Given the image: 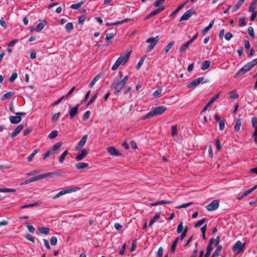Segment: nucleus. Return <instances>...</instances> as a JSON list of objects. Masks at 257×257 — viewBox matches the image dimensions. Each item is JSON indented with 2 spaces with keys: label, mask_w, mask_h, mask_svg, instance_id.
<instances>
[{
  "label": "nucleus",
  "mask_w": 257,
  "mask_h": 257,
  "mask_svg": "<svg viewBox=\"0 0 257 257\" xmlns=\"http://www.w3.org/2000/svg\"><path fill=\"white\" fill-rule=\"evenodd\" d=\"M167 108L164 106H159L153 108L150 111L147 113L144 117V119H147L158 115L162 114Z\"/></svg>",
  "instance_id": "obj_1"
},
{
  "label": "nucleus",
  "mask_w": 257,
  "mask_h": 257,
  "mask_svg": "<svg viewBox=\"0 0 257 257\" xmlns=\"http://www.w3.org/2000/svg\"><path fill=\"white\" fill-rule=\"evenodd\" d=\"M130 55V52H125L122 54H121L120 56L116 60L115 63L112 66L111 69L112 70H116L118 67L122 64L123 65L128 60Z\"/></svg>",
  "instance_id": "obj_2"
},
{
  "label": "nucleus",
  "mask_w": 257,
  "mask_h": 257,
  "mask_svg": "<svg viewBox=\"0 0 257 257\" xmlns=\"http://www.w3.org/2000/svg\"><path fill=\"white\" fill-rule=\"evenodd\" d=\"M124 87V85H122L118 79H114L111 85V87L114 89V94L115 95H118Z\"/></svg>",
  "instance_id": "obj_3"
},
{
  "label": "nucleus",
  "mask_w": 257,
  "mask_h": 257,
  "mask_svg": "<svg viewBox=\"0 0 257 257\" xmlns=\"http://www.w3.org/2000/svg\"><path fill=\"white\" fill-rule=\"evenodd\" d=\"M204 80V77H199V78L193 80L190 83H189L187 85V87L188 88H190V89H194V88H195V87L196 86L198 85L200 83H206V82H208V81L206 79L204 81H203Z\"/></svg>",
  "instance_id": "obj_4"
},
{
  "label": "nucleus",
  "mask_w": 257,
  "mask_h": 257,
  "mask_svg": "<svg viewBox=\"0 0 257 257\" xmlns=\"http://www.w3.org/2000/svg\"><path fill=\"white\" fill-rule=\"evenodd\" d=\"M245 248V243L242 244L241 242L238 240L233 246L232 250L233 251H237V253L242 252Z\"/></svg>",
  "instance_id": "obj_5"
},
{
  "label": "nucleus",
  "mask_w": 257,
  "mask_h": 257,
  "mask_svg": "<svg viewBox=\"0 0 257 257\" xmlns=\"http://www.w3.org/2000/svg\"><path fill=\"white\" fill-rule=\"evenodd\" d=\"M219 207V201L217 200H213L207 206V209L209 211H212L216 210Z\"/></svg>",
  "instance_id": "obj_6"
},
{
  "label": "nucleus",
  "mask_w": 257,
  "mask_h": 257,
  "mask_svg": "<svg viewBox=\"0 0 257 257\" xmlns=\"http://www.w3.org/2000/svg\"><path fill=\"white\" fill-rule=\"evenodd\" d=\"M195 11L193 9H190L186 11L180 18L179 21L187 20L193 15L195 14Z\"/></svg>",
  "instance_id": "obj_7"
},
{
  "label": "nucleus",
  "mask_w": 257,
  "mask_h": 257,
  "mask_svg": "<svg viewBox=\"0 0 257 257\" xmlns=\"http://www.w3.org/2000/svg\"><path fill=\"white\" fill-rule=\"evenodd\" d=\"M219 94H217L213 96L210 100L207 102L206 105L203 107L201 111V113L205 111L207 108L212 105V104L219 97Z\"/></svg>",
  "instance_id": "obj_8"
},
{
  "label": "nucleus",
  "mask_w": 257,
  "mask_h": 257,
  "mask_svg": "<svg viewBox=\"0 0 257 257\" xmlns=\"http://www.w3.org/2000/svg\"><path fill=\"white\" fill-rule=\"evenodd\" d=\"M87 137V135H85L82 137L81 139L78 143L77 146L75 148L76 150H79L84 146L86 142Z\"/></svg>",
  "instance_id": "obj_9"
},
{
  "label": "nucleus",
  "mask_w": 257,
  "mask_h": 257,
  "mask_svg": "<svg viewBox=\"0 0 257 257\" xmlns=\"http://www.w3.org/2000/svg\"><path fill=\"white\" fill-rule=\"evenodd\" d=\"M107 150L109 153L112 156H120L121 154L119 152V150L116 149L114 147H110L107 148Z\"/></svg>",
  "instance_id": "obj_10"
},
{
  "label": "nucleus",
  "mask_w": 257,
  "mask_h": 257,
  "mask_svg": "<svg viewBox=\"0 0 257 257\" xmlns=\"http://www.w3.org/2000/svg\"><path fill=\"white\" fill-rule=\"evenodd\" d=\"M165 9V7H160L159 8H157L155 10L151 12L146 18V19H149L152 17L155 16V15L158 14L159 13L162 12Z\"/></svg>",
  "instance_id": "obj_11"
},
{
  "label": "nucleus",
  "mask_w": 257,
  "mask_h": 257,
  "mask_svg": "<svg viewBox=\"0 0 257 257\" xmlns=\"http://www.w3.org/2000/svg\"><path fill=\"white\" fill-rule=\"evenodd\" d=\"M88 153V150L86 149H84L81 151V153L76 157L75 159L77 161H81L87 155Z\"/></svg>",
  "instance_id": "obj_12"
},
{
  "label": "nucleus",
  "mask_w": 257,
  "mask_h": 257,
  "mask_svg": "<svg viewBox=\"0 0 257 257\" xmlns=\"http://www.w3.org/2000/svg\"><path fill=\"white\" fill-rule=\"evenodd\" d=\"M23 127L24 126L23 124H20L17 126L13 132L11 134L10 137L11 138H14L15 137L23 130Z\"/></svg>",
  "instance_id": "obj_13"
},
{
  "label": "nucleus",
  "mask_w": 257,
  "mask_h": 257,
  "mask_svg": "<svg viewBox=\"0 0 257 257\" xmlns=\"http://www.w3.org/2000/svg\"><path fill=\"white\" fill-rule=\"evenodd\" d=\"M79 107V104H77L74 107L70 109L69 112L70 118H72L76 115L77 113Z\"/></svg>",
  "instance_id": "obj_14"
},
{
  "label": "nucleus",
  "mask_w": 257,
  "mask_h": 257,
  "mask_svg": "<svg viewBox=\"0 0 257 257\" xmlns=\"http://www.w3.org/2000/svg\"><path fill=\"white\" fill-rule=\"evenodd\" d=\"M22 118L20 116L16 115V116H11L10 117V120L12 123L17 124L21 121Z\"/></svg>",
  "instance_id": "obj_15"
},
{
  "label": "nucleus",
  "mask_w": 257,
  "mask_h": 257,
  "mask_svg": "<svg viewBox=\"0 0 257 257\" xmlns=\"http://www.w3.org/2000/svg\"><path fill=\"white\" fill-rule=\"evenodd\" d=\"M159 36H157L156 37H150L147 39L146 42L148 43H150V44H154V45L156 46L158 41L159 40Z\"/></svg>",
  "instance_id": "obj_16"
},
{
  "label": "nucleus",
  "mask_w": 257,
  "mask_h": 257,
  "mask_svg": "<svg viewBox=\"0 0 257 257\" xmlns=\"http://www.w3.org/2000/svg\"><path fill=\"white\" fill-rule=\"evenodd\" d=\"M47 24V22L45 20H43L41 23H39L35 28V30L37 32L41 31L44 26Z\"/></svg>",
  "instance_id": "obj_17"
},
{
  "label": "nucleus",
  "mask_w": 257,
  "mask_h": 257,
  "mask_svg": "<svg viewBox=\"0 0 257 257\" xmlns=\"http://www.w3.org/2000/svg\"><path fill=\"white\" fill-rule=\"evenodd\" d=\"M174 41H171L164 49V50L162 51V53L166 54L167 53L170 49L173 47L174 44Z\"/></svg>",
  "instance_id": "obj_18"
},
{
  "label": "nucleus",
  "mask_w": 257,
  "mask_h": 257,
  "mask_svg": "<svg viewBox=\"0 0 257 257\" xmlns=\"http://www.w3.org/2000/svg\"><path fill=\"white\" fill-rule=\"evenodd\" d=\"M256 5H257V0H253L250 4V6L248 8V12H256V11H255Z\"/></svg>",
  "instance_id": "obj_19"
},
{
  "label": "nucleus",
  "mask_w": 257,
  "mask_h": 257,
  "mask_svg": "<svg viewBox=\"0 0 257 257\" xmlns=\"http://www.w3.org/2000/svg\"><path fill=\"white\" fill-rule=\"evenodd\" d=\"M172 202L170 201H167V200H162L160 201H158L155 203H151L150 204L151 206H157L159 205H163V204H171Z\"/></svg>",
  "instance_id": "obj_20"
},
{
  "label": "nucleus",
  "mask_w": 257,
  "mask_h": 257,
  "mask_svg": "<svg viewBox=\"0 0 257 257\" xmlns=\"http://www.w3.org/2000/svg\"><path fill=\"white\" fill-rule=\"evenodd\" d=\"M242 121L240 118L237 119L235 121L234 124V131L236 132H238L240 130Z\"/></svg>",
  "instance_id": "obj_21"
},
{
  "label": "nucleus",
  "mask_w": 257,
  "mask_h": 257,
  "mask_svg": "<svg viewBox=\"0 0 257 257\" xmlns=\"http://www.w3.org/2000/svg\"><path fill=\"white\" fill-rule=\"evenodd\" d=\"M88 167V164L86 163L80 162L76 165V168L78 170L83 169Z\"/></svg>",
  "instance_id": "obj_22"
},
{
  "label": "nucleus",
  "mask_w": 257,
  "mask_h": 257,
  "mask_svg": "<svg viewBox=\"0 0 257 257\" xmlns=\"http://www.w3.org/2000/svg\"><path fill=\"white\" fill-rule=\"evenodd\" d=\"M247 71L246 69L244 68V66H243L241 69H240L234 75L235 78H237L239 76L242 75L245 73H246Z\"/></svg>",
  "instance_id": "obj_23"
},
{
  "label": "nucleus",
  "mask_w": 257,
  "mask_h": 257,
  "mask_svg": "<svg viewBox=\"0 0 257 257\" xmlns=\"http://www.w3.org/2000/svg\"><path fill=\"white\" fill-rule=\"evenodd\" d=\"M214 20H212L210 22L208 26H207L206 27H205L202 30V33L205 34L206 33H207L212 27V26L214 24Z\"/></svg>",
  "instance_id": "obj_24"
},
{
  "label": "nucleus",
  "mask_w": 257,
  "mask_h": 257,
  "mask_svg": "<svg viewBox=\"0 0 257 257\" xmlns=\"http://www.w3.org/2000/svg\"><path fill=\"white\" fill-rule=\"evenodd\" d=\"M192 42L189 40L186 43H185L184 45H183L180 49V52H183L185 51L188 47L190 44H191Z\"/></svg>",
  "instance_id": "obj_25"
},
{
  "label": "nucleus",
  "mask_w": 257,
  "mask_h": 257,
  "mask_svg": "<svg viewBox=\"0 0 257 257\" xmlns=\"http://www.w3.org/2000/svg\"><path fill=\"white\" fill-rule=\"evenodd\" d=\"M100 78V75L99 74H98V75H96L93 78V79L91 80L90 83H89V86L90 88H92L93 87L94 85L95 84V83H96V82L97 81H98L99 79Z\"/></svg>",
  "instance_id": "obj_26"
},
{
  "label": "nucleus",
  "mask_w": 257,
  "mask_h": 257,
  "mask_svg": "<svg viewBox=\"0 0 257 257\" xmlns=\"http://www.w3.org/2000/svg\"><path fill=\"white\" fill-rule=\"evenodd\" d=\"M98 94V91H96L94 92V95L91 97V98L89 100L88 102L87 103V106L91 104L95 101V100L96 99V98L97 97Z\"/></svg>",
  "instance_id": "obj_27"
},
{
  "label": "nucleus",
  "mask_w": 257,
  "mask_h": 257,
  "mask_svg": "<svg viewBox=\"0 0 257 257\" xmlns=\"http://www.w3.org/2000/svg\"><path fill=\"white\" fill-rule=\"evenodd\" d=\"M222 249V245H217V247L216 248L215 251L212 254V255H213V257H217L219 255V254Z\"/></svg>",
  "instance_id": "obj_28"
},
{
  "label": "nucleus",
  "mask_w": 257,
  "mask_h": 257,
  "mask_svg": "<svg viewBox=\"0 0 257 257\" xmlns=\"http://www.w3.org/2000/svg\"><path fill=\"white\" fill-rule=\"evenodd\" d=\"M49 228L46 227H42L39 229V233L47 235L49 232Z\"/></svg>",
  "instance_id": "obj_29"
},
{
  "label": "nucleus",
  "mask_w": 257,
  "mask_h": 257,
  "mask_svg": "<svg viewBox=\"0 0 257 257\" xmlns=\"http://www.w3.org/2000/svg\"><path fill=\"white\" fill-rule=\"evenodd\" d=\"M244 1L245 0H238L236 4L234 6L232 10V12H235L236 11H237L240 8V7L244 3Z\"/></svg>",
  "instance_id": "obj_30"
},
{
  "label": "nucleus",
  "mask_w": 257,
  "mask_h": 257,
  "mask_svg": "<svg viewBox=\"0 0 257 257\" xmlns=\"http://www.w3.org/2000/svg\"><path fill=\"white\" fill-rule=\"evenodd\" d=\"M210 63L211 62L209 60L204 61L201 67V69L203 70H205L208 69L210 66Z\"/></svg>",
  "instance_id": "obj_31"
},
{
  "label": "nucleus",
  "mask_w": 257,
  "mask_h": 257,
  "mask_svg": "<svg viewBox=\"0 0 257 257\" xmlns=\"http://www.w3.org/2000/svg\"><path fill=\"white\" fill-rule=\"evenodd\" d=\"M14 94V92L13 91H9L6 93H5L2 96V100H6L12 96Z\"/></svg>",
  "instance_id": "obj_32"
},
{
  "label": "nucleus",
  "mask_w": 257,
  "mask_h": 257,
  "mask_svg": "<svg viewBox=\"0 0 257 257\" xmlns=\"http://www.w3.org/2000/svg\"><path fill=\"white\" fill-rule=\"evenodd\" d=\"M246 25V22H245V17H242L239 19V24L238 26L240 27H243Z\"/></svg>",
  "instance_id": "obj_33"
},
{
  "label": "nucleus",
  "mask_w": 257,
  "mask_h": 257,
  "mask_svg": "<svg viewBox=\"0 0 257 257\" xmlns=\"http://www.w3.org/2000/svg\"><path fill=\"white\" fill-rule=\"evenodd\" d=\"M68 154L67 150H65L59 158V161L60 163H62L65 159V157Z\"/></svg>",
  "instance_id": "obj_34"
},
{
  "label": "nucleus",
  "mask_w": 257,
  "mask_h": 257,
  "mask_svg": "<svg viewBox=\"0 0 257 257\" xmlns=\"http://www.w3.org/2000/svg\"><path fill=\"white\" fill-rule=\"evenodd\" d=\"M39 204V202H36L33 203L29 204H27V205H24L21 206L20 207V208L21 209H24V208H30V207L36 206L38 205Z\"/></svg>",
  "instance_id": "obj_35"
},
{
  "label": "nucleus",
  "mask_w": 257,
  "mask_h": 257,
  "mask_svg": "<svg viewBox=\"0 0 257 257\" xmlns=\"http://www.w3.org/2000/svg\"><path fill=\"white\" fill-rule=\"evenodd\" d=\"M24 225L26 227H27V228L31 233H33L34 232V227L32 225L30 224L27 221L25 222Z\"/></svg>",
  "instance_id": "obj_36"
},
{
  "label": "nucleus",
  "mask_w": 257,
  "mask_h": 257,
  "mask_svg": "<svg viewBox=\"0 0 257 257\" xmlns=\"http://www.w3.org/2000/svg\"><path fill=\"white\" fill-rule=\"evenodd\" d=\"M80 189L79 187H70L68 189H65V191H66V194L72 192L78 191Z\"/></svg>",
  "instance_id": "obj_37"
},
{
  "label": "nucleus",
  "mask_w": 257,
  "mask_h": 257,
  "mask_svg": "<svg viewBox=\"0 0 257 257\" xmlns=\"http://www.w3.org/2000/svg\"><path fill=\"white\" fill-rule=\"evenodd\" d=\"M230 97L232 99H236L239 97L238 94L235 91L232 90L229 92Z\"/></svg>",
  "instance_id": "obj_38"
},
{
  "label": "nucleus",
  "mask_w": 257,
  "mask_h": 257,
  "mask_svg": "<svg viewBox=\"0 0 257 257\" xmlns=\"http://www.w3.org/2000/svg\"><path fill=\"white\" fill-rule=\"evenodd\" d=\"M64 173L63 170H58L56 171L52 172L53 176H60L63 175Z\"/></svg>",
  "instance_id": "obj_39"
},
{
  "label": "nucleus",
  "mask_w": 257,
  "mask_h": 257,
  "mask_svg": "<svg viewBox=\"0 0 257 257\" xmlns=\"http://www.w3.org/2000/svg\"><path fill=\"white\" fill-rule=\"evenodd\" d=\"M83 4V2H81L76 4H73L71 6L70 8L72 9H79Z\"/></svg>",
  "instance_id": "obj_40"
},
{
  "label": "nucleus",
  "mask_w": 257,
  "mask_h": 257,
  "mask_svg": "<svg viewBox=\"0 0 257 257\" xmlns=\"http://www.w3.org/2000/svg\"><path fill=\"white\" fill-rule=\"evenodd\" d=\"M64 194H66V191H65V190H63L61 191H60L59 193H58L57 194H56L55 195H54V196L52 197V198L53 199H56L60 197H61V196L64 195Z\"/></svg>",
  "instance_id": "obj_41"
},
{
  "label": "nucleus",
  "mask_w": 257,
  "mask_h": 257,
  "mask_svg": "<svg viewBox=\"0 0 257 257\" xmlns=\"http://www.w3.org/2000/svg\"><path fill=\"white\" fill-rule=\"evenodd\" d=\"M65 28L67 32H70L73 29V24L71 22L68 23L65 26Z\"/></svg>",
  "instance_id": "obj_42"
},
{
  "label": "nucleus",
  "mask_w": 257,
  "mask_h": 257,
  "mask_svg": "<svg viewBox=\"0 0 257 257\" xmlns=\"http://www.w3.org/2000/svg\"><path fill=\"white\" fill-rule=\"evenodd\" d=\"M251 123L252 126L254 128V131H257V117H253L251 119Z\"/></svg>",
  "instance_id": "obj_43"
},
{
  "label": "nucleus",
  "mask_w": 257,
  "mask_h": 257,
  "mask_svg": "<svg viewBox=\"0 0 257 257\" xmlns=\"http://www.w3.org/2000/svg\"><path fill=\"white\" fill-rule=\"evenodd\" d=\"M58 136V132L56 130H54L48 135L49 138L50 139H53Z\"/></svg>",
  "instance_id": "obj_44"
},
{
  "label": "nucleus",
  "mask_w": 257,
  "mask_h": 257,
  "mask_svg": "<svg viewBox=\"0 0 257 257\" xmlns=\"http://www.w3.org/2000/svg\"><path fill=\"white\" fill-rule=\"evenodd\" d=\"M38 150L35 149L33 151V153L28 157V161L31 162L33 157L38 153Z\"/></svg>",
  "instance_id": "obj_45"
},
{
  "label": "nucleus",
  "mask_w": 257,
  "mask_h": 257,
  "mask_svg": "<svg viewBox=\"0 0 257 257\" xmlns=\"http://www.w3.org/2000/svg\"><path fill=\"white\" fill-rule=\"evenodd\" d=\"M205 221H206V218H204L199 220L198 222H197L194 224V227L195 228H197V227L200 226L205 222Z\"/></svg>",
  "instance_id": "obj_46"
},
{
  "label": "nucleus",
  "mask_w": 257,
  "mask_h": 257,
  "mask_svg": "<svg viewBox=\"0 0 257 257\" xmlns=\"http://www.w3.org/2000/svg\"><path fill=\"white\" fill-rule=\"evenodd\" d=\"M178 131H177V125H173L171 127V134L172 136H175L177 135Z\"/></svg>",
  "instance_id": "obj_47"
},
{
  "label": "nucleus",
  "mask_w": 257,
  "mask_h": 257,
  "mask_svg": "<svg viewBox=\"0 0 257 257\" xmlns=\"http://www.w3.org/2000/svg\"><path fill=\"white\" fill-rule=\"evenodd\" d=\"M257 188V185H254L253 187L251 188L250 189H249V190H246L243 193V196H247L248 194H249V193H250L252 191H253L254 189H255L256 188Z\"/></svg>",
  "instance_id": "obj_48"
},
{
  "label": "nucleus",
  "mask_w": 257,
  "mask_h": 257,
  "mask_svg": "<svg viewBox=\"0 0 257 257\" xmlns=\"http://www.w3.org/2000/svg\"><path fill=\"white\" fill-rule=\"evenodd\" d=\"M18 74L17 72H13L11 76L9 78V81L11 83H13L15 79L17 78Z\"/></svg>",
  "instance_id": "obj_49"
},
{
  "label": "nucleus",
  "mask_w": 257,
  "mask_h": 257,
  "mask_svg": "<svg viewBox=\"0 0 257 257\" xmlns=\"http://www.w3.org/2000/svg\"><path fill=\"white\" fill-rule=\"evenodd\" d=\"M144 60L145 57H142L141 58V59L140 60L139 62H138V64L136 66V68L137 70H139L140 69V68L144 63Z\"/></svg>",
  "instance_id": "obj_50"
},
{
  "label": "nucleus",
  "mask_w": 257,
  "mask_h": 257,
  "mask_svg": "<svg viewBox=\"0 0 257 257\" xmlns=\"http://www.w3.org/2000/svg\"><path fill=\"white\" fill-rule=\"evenodd\" d=\"M0 192H15L16 190L11 188H0Z\"/></svg>",
  "instance_id": "obj_51"
},
{
  "label": "nucleus",
  "mask_w": 257,
  "mask_h": 257,
  "mask_svg": "<svg viewBox=\"0 0 257 257\" xmlns=\"http://www.w3.org/2000/svg\"><path fill=\"white\" fill-rule=\"evenodd\" d=\"M181 9H182V6H178L177 7V8L170 15V17H173V16H174Z\"/></svg>",
  "instance_id": "obj_52"
},
{
  "label": "nucleus",
  "mask_w": 257,
  "mask_h": 257,
  "mask_svg": "<svg viewBox=\"0 0 257 257\" xmlns=\"http://www.w3.org/2000/svg\"><path fill=\"white\" fill-rule=\"evenodd\" d=\"M163 253V248L162 247H160L156 254V257H162Z\"/></svg>",
  "instance_id": "obj_53"
},
{
  "label": "nucleus",
  "mask_w": 257,
  "mask_h": 257,
  "mask_svg": "<svg viewBox=\"0 0 257 257\" xmlns=\"http://www.w3.org/2000/svg\"><path fill=\"white\" fill-rule=\"evenodd\" d=\"M188 231V226H186L180 235V239L183 240L186 235Z\"/></svg>",
  "instance_id": "obj_54"
},
{
  "label": "nucleus",
  "mask_w": 257,
  "mask_h": 257,
  "mask_svg": "<svg viewBox=\"0 0 257 257\" xmlns=\"http://www.w3.org/2000/svg\"><path fill=\"white\" fill-rule=\"evenodd\" d=\"M212 247H209V246H207L206 247V251L203 257H209L210 253L212 250Z\"/></svg>",
  "instance_id": "obj_55"
},
{
  "label": "nucleus",
  "mask_w": 257,
  "mask_h": 257,
  "mask_svg": "<svg viewBox=\"0 0 257 257\" xmlns=\"http://www.w3.org/2000/svg\"><path fill=\"white\" fill-rule=\"evenodd\" d=\"M247 31H248V34L251 37H252V38L254 37V31H253V29L252 27H249L248 28Z\"/></svg>",
  "instance_id": "obj_56"
},
{
  "label": "nucleus",
  "mask_w": 257,
  "mask_h": 257,
  "mask_svg": "<svg viewBox=\"0 0 257 257\" xmlns=\"http://www.w3.org/2000/svg\"><path fill=\"white\" fill-rule=\"evenodd\" d=\"M183 229V222H181L178 224L177 228V233H181L182 232Z\"/></svg>",
  "instance_id": "obj_57"
},
{
  "label": "nucleus",
  "mask_w": 257,
  "mask_h": 257,
  "mask_svg": "<svg viewBox=\"0 0 257 257\" xmlns=\"http://www.w3.org/2000/svg\"><path fill=\"white\" fill-rule=\"evenodd\" d=\"M42 179V174H40L37 176L33 177L31 178H30V180H31V182H34L40 179Z\"/></svg>",
  "instance_id": "obj_58"
},
{
  "label": "nucleus",
  "mask_w": 257,
  "mask_h": 257,
  "mask_svg": "<svg viewBox=\"0 0 257 257\" xmlns=\"http://www.w3.org/2000/svg\"><path fill=\"white\" fill-rule=\"evenodd\" d=\"M90 111L89 110L87 111L84 113V114L83 115V116L82 117L83 120L85 121V120H87L89 118V117H90Z\"/></svg>",
  "instance_id": "obj_59"
},
{
  "label": "nucleus",
  "mask_w": 257,
  "mask_h": 257,
  "mask_svg": "<svg viewBox=\"0 0 257 257\" xmlns=\"http://www.w3.org/2000/svg\"><path fill=\"white\" fill-rule=\"evenodd\" d=\"M62 145V143L60 142H58L56 144H55L53 146L52 150L53 151H57L60 149Z\"/></svg>",
  "instance_id": "obj_60"
},
{
  "label": "nucleus",
  "mask_w": 257,
  "mask_h": 257,
  "mask_svg": "<svg viewBox=\"0 0 257 257\" xmlns=\"http://www.w3.org/2000/svg\"><path fill=\"white\" fill-rule=\"evenodd\" d=\"M215 142H216L217 150L218 151H219L221 149V143H220L219 139L218 138H217L215 140Z\"/></svg>",
  "instance_id": "obj_61"
},
{
  "label": "nucleus",
  "mask_w": 257,
  "mask_h": 257,
  "mask_svg": "<svg viewBox=\"0 0 257 257\" xmlns=\"http://www.w3.org/2000/svg\"><path fill=\"white\" fill-rule=\"evenodd\" d=\"M243 66L244 67L245 69H246L247 71L250 70L253 67L250 62L247 63Z\"/></svg>",
  "instance_id": "obj_62"
},
{
  "label": "nucleus",
  "mask_w": 257,
  "mask_h": 257,
  "mask_svg": "<svg viewBox=\"0 0 257 257\" xmlns=\"http://www.w3.org/2000/svg\"><path fill=\"white\" fill-rule=\"evenodd\" d=\"M57 238L56 236H52L50 240V243L51 245H55L57 244Z\"/></svg>",
  "instance_id": "obj_63"
},
{
  "label": "nucleus",
  "mask_w": 257,
  "mask_h": 257,
  "mask_svg": "<svg viewBox=\"0 0 257 257\" xmlns=\"http://www.w3.org/2000/svg\"><path fill=\"white\" fill-rule=\"evenodd\" d=\"M162 89L161 88H158L154 92L153 95L155 97H157L160 94L162 93Z\"/></svg>",
  "instance_id": "obj_64"
}]
</instances>
